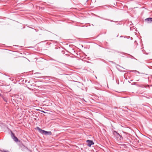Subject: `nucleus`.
Instances as JSON below:
<instances>
[{"label": "nucleus", "instance_id": "nucleus-1", "mask_svg": "<svg viewBox=\"0 0 152 152\" xmlns=\"http://www.w3.org/2000/svg\"><path fill=\"white\" fill-rule=\"evenodd\" d=\"M37 129L39 131L40 133L44 134H45L47 135H51L52 134L51 132H47L45 130H43L41 129H40L39 127H37Z\"/></svg>", "mask_w": 152, "mask_h": 152}, {"label": "nucleus", "instance_id": "nucleus-2", "mask_svg": "<svg viewBox=\"0 0 152 152\" xmlns=\"http://www.w3.org/2000/svg\"><path fill=\"white\" fill-rule=\"evenodd\" d=\"M113 134L118 141H120L122 140L123 137L118 133L114 131L113 132Z\"/></svg>", "mask_w": 152, "mask_h": 152}, {"label": "nucleus", "instance_id": "nucleus-3", "mask_svg": "<svg viewBox=\"0 0 152 152\" xmlns=\"http://www.w3.org/2000/svg\"><path fill=\"white\" fill-rule=\"evenodd\" d=\"M86 145L89 147H90L92 145L94 144L93 141L91 140H86Z\"/></svg>", "mask_w": 152, "mask_h": 152}, {"label": "nucleus", "instance_id": "nucleus-4", "mask_svg": "<svg viewBox=\"0 0 152 152\" xmlns=\"http://www.w3.org/2000/svg\"><path fill=\"white\" fill-rule=\"evenodd\" d=\"M145 20L148 23H152V18H148L145 19Z\"/></svg>", "mask_w": 152, "mask_h": 152}, {"label": "nucleus", "instance_id": "nucleus-5", "mask_svg": "<svg viewBox=\"0 0 152 152\" xmlns=\"http://www.w3.org/2000/svg\"><path fill=\"white\" fill-rule=\"evenodd\" d=\"M12 133V137L14 140L16 142H18V139L15 136V134L11 132Z\"/></svg>", "mask_w": 152, "mask_h": 152}, {"label": "nucleus", "instance_id": "nucleus-6", "mask_svg": "<svg viewBox=\"0 0 152 152\" xmlns=\"http://www.w3.org/2000/svg\"><path fill=\"white\" fill-rule=\"evenodd\" d=\"M4 100V101H5L6 102H7V99L6 97H5L4 96H2V98Z\"/></svg>", "mask_w": 152, "mask_h": 152}, {"label": "nucleus", "instance_id": "nucleus-7", "mask_svg": "<svg viewBox=\"0 0 152 152\" xmlns=\"http://www.w3.org/2000/svg\"><path fill=\"white\" fill-rule=\"evenodd\" d=\"M96 0H91V2L92 3L95 2H96Z\"/></svg>", "mask_w": 152, "mask_h": 152}, {"label": "nucleus", "instance_id": "nucleus-8", "mask_svg": "<svg viewBox=\"0 0 152 152\" xmlns=\"http://www.w3.org/2000/svg\"><path fill=\"white\" fill-rule=\"evenodd\" d=\"M41 111L43 113H46V112H45L43 110H41Z\"/></svg>", "mask_w": 152, "mask_h": 152}, {"label": "nucleus", "instance_id": "nucleus-9", "mask_svg": "<svg viewBox=\"0 0 152 152\" xmlns=\"http://www.w3.org/2000/svg\"><path fill=\"white\" fill-rule=\"evenodd\" d=\"M2 96H4L0 93V96L2 98Z\"/></svg>", "mask_w": 152, "mask_h": 152}, {"label": "nucleus", "instance_id": "nucleus-10", "mask_svg": "<svg viewBox=\"0 0 152 152\" xmlns=\"http://www.w3.org/2000/svg\"><path fill=\"white\" fill-rule=\"evenodd\" d=\"M4 152H9L8 151H4Z\"/></svg>", "mask_w": 152, "mask_h": 152}]
</instances>
